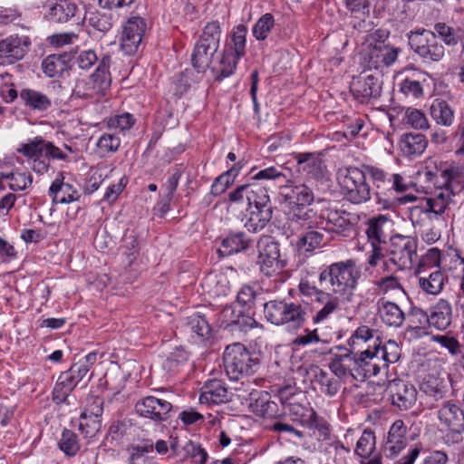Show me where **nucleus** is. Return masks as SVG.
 I'll use <instances>...</instances> for the list:
<instances>
[{"mask_svg":"<svg viewBox=\"0 0 464 464\" xmlns=\"http://www.w3.org/2000/svg\"><path fill=\"white\" fill-rule=\"evenodd\" d=\"M408 39L411 48L425 60L438 62L444 56L445 49L433 32L425 29L410 32Z\"/></svg>","mask_w":464,"mask_h":464,"instance_id":"7","label":"nucleus"},{"mask_svg":"<svg viewBox=\"0 0 464 464\" xmlns=\"http://www.w3.org/2000/svg\"><path fill=\"white\" fill-rule=\"evenodd\" d=\"M3 178L9 181V188L14 191L25 189L33 182V177L27 172H10L4 174Z\"/></svg>","mask_w":464,"mask_h":464,"instance_id":"62","label":"nucleus"},{"mask_svg":"<svg viewBox=\"0 0 464 464\" xmlns=\"http://www.w3.org/2000/svg\"><path fill=\"white\" fill-rule=\"evenodd\" d=\"M31 41L28 36L11 35L0 40V63H13L26 53Z\"/></svg>","mask_w":464,"mask_h":464,"instance_id":"15","label":"nucleus"},{"mask_svg":"<svg viewBox=\"0 0 464 464\" xmlns=\"http://www.w3.org/2000/svg\"><path fill=\"white\" fill-rule=\"evenodd\" d=\"M387 254L389 261L399 270L409 268L417 257V241L411 237L396 235L390 240Z\"/></svg>","mask_w":464,"mask_h":464,"instance_id":"8","label":"nucleus"},{"mask_svg":"<svg viewBox=\"0 0 464 464\" xmlns=\"http://www.w3.org/2000/svg\"><path fill=\"white\" fill-rule=\"evenodd\" d=\"M276 25L274 16L266 13L263 14L254 24L253 36L258 41L266 40Z\"/></svg>","mask_w":464,"mask_h":464,"instance_id":"55","label":"nucleus"},{"mask_svg":"<svg viewBox=\"0 0 464 464\" xmlns=\"http://www.w3.org/2000/svg\"><path fill=\"white\" fill-rule=\"evenodd\" d=\"M241 166H239V163H237L216 178L211 186L210 193L216 197L224 193L227 188L235 181V179L238 175Z\"/></svg>","mask_w":464,"mask_h":464,"instance_id":"47","label":"nucleus"},{"mask_svg":"<svg viewBox=\"0 0 464 464\" xmlns=\"http://www.w3.org/2000/svg\"><path fill=\"white\" fill-rule=\"evenodd\" d=\"M447 282L446 275L440 269L418 276V285L426 295H438Z\"/></svg>","mask_w":464,"mask_h":464,"instance_id":"25","label":"nucleus"},{"mask_svg":"<svg viewBox=\"0 0 464 464\" xmlns=\"http://www.w3.org/2000/svg\"><path fill=\"white\" fill-rule=\"evenodd\" d=\"M246 34L247 29L244 24L237 25L232 31V44L227 50L232 51L239 58L246 53Z\"/></svg>","mask_w":464,"mask_h":464,"instance_id":"58","label":"nucleus"},{"mask_svg":"<svg viewBox=\"0 0 464 464\" xmlns=\"http://www.w3.org/2000/svg\"><path fill=\"white\" fill-rule=\"evenodd\" d=\"M110 65V55H103L100 59L96 71L88 77L91 83L94 86V89H96V92H98L101 96L104 95L105 92L111 86V79L109 72Z\"/></svg>","mask_w":464,"mask_h":464,"instance_id":"28","label":"nucleus"},{"mask_svg":"<svg viewBox=\"0 0 464 464\" xmlns=\"http://www.w3.org/2000/svg\"><path fill=\"white\" fill-rule=\"evenodd\" d=\"M240 58L233 53L230 50H225L219 60L213 61L211 71L216 74L217 80L221 81L230 76L237 64Z\"/></svg>","mask_w":464,"mask_h":464,"instance_id":"33","label":"nucleus"},{"mask_svg":"<svg viewBox=\"0 0 464 464\" xmlns=\"http://www.w3.org/2000/svg\"><path fill=\"white\" fill-rule=\"evenodd\" d=\"M455 197L452 192L443 187L436 188L432 197L427 198V207L429 210L438 216L445 212Z\"/></svg>","mask_w":464,"mask_h":464,"instance_id":"37","label":"nucleus"},{"mask_svg":"<svg viewBox=\"0 0 464 464\" xmlns=\"http://www.w3.org/2000/svg\"><path fill=\"white\" fill-rule=\"evenodd\" d=\"M440 187L447 188L455 196L464 189V171L459 167H449L440 170Z\"/></svg>","mask_w":464,"mask_h":464,"instance_id":"32","label":"nucleus"},{"mask_svg":"<svg viewBox=\"0 0 464 464\" xmlns=\"http://www.w3.org/2000/svg\"><path fill=\"white\" fill-rule=\"evenodd\" d=\"M436 37H440L448 46H456L464 38V32L459 27H452L446 23L439 22L434 24Z\"/></svg>","mask_w":464,"mask_h":464,"instance_id":"42","label":"nucleus"},{"mask_svg":"<svg viewBox=\"0 0 464 464\" xmlns=\"http://www.w3.org/2000/svg\"><path fill=\"white\" fill-rule=\"evenodd\" d=\"M290 198L295 199V205L303 207L312 204L314 199L312 189L304 184L293 187Z\"/></svg>","mask_w":464,"mask_h":464,"instance_id":"63","label":"nucleus"},{"mask_svg":"<svg viewBox=\"0 0 464 464\" xmlns=\"http://www.w3.org/2000/svg\"><path fill=\"white\" fill-rule=\"evenodd\" d=\"M249 401L252 411L258 416L276 419L281 415L277 403L271 400L270 394L266 392H252L249 394Z\"/></svg>","mask_w":464,"mask_h":464,"instance_id":"20","label":"nucleus"},{"mask_svg":"<svg viewBox=\"0 0 464 464\" xmlns=\"http://www.w3.org/2000/svg\"><path fill=\"white\" fill-rule=\"evenodd\" d=\"M333 353L329 368L338 378L352 376L354 379L356 370V353L345 347H337Z\"/></svg>","mask_w":464,"mask_h":464,"instance_id":"17","label":"nucleus"},{"mask_svg":"<svg viewBox=\"0 0 464 464\" xmlns=\"http://www.w3.org/2000/svg\"><path fill=\"white\" fill-rule=\"evenodd\" d=\"M407 427L402 420H395L389 429L383 451L387 457L398 455L407 445Z\"/></svg>","mask_w":464,"mask_h":464,"instance_id":"19","label":"nucleus"},{"mask_svg":"<svg viewBox=\"0 0 464 464\" xmlns=\"http://www.w3.org/2000/svg\"><path fill=\"white\" fill-rule=\"evenodd\" d=\"M381 368L379 359H377L372 344H369L365 350L356 353L354 380L364 381L365 379L376 376L380 372Z\"/></svg>","mask_w":464,"mask_h":464,"instance_id":"18","label":"nucleus"},{"mask_svg":"<svg viewBox=\"0 0 464 464\" xmlns=\"http://www.w3.org/2000/svg\"><path fill=\"white\" fill-rule=\"evenodd\" d=\"M60 450L67 456H75L80 449V443L76 433L71 430H64L58 442Z\"/></svg>","mask_w":464,"mask_h":464,"instance_id":"59","label":"nucleus"},{"mask_svg":"<svg viewBox=\"0 0 464 464\" xmlns=\"http://www.w3.org/2000/svg\"><path fill=\"white\" fill-rule=\"evenodd\" d=\"M351 92L360 102H368L380 97L382 82L379 77L372 74H361L351 83Z\"/></svg>","mask_w":464,"mask_h":464,"instance_id":"13","label":"nucleus"},{"mask_svg":"<svg viewBox=\"0 0 464 464\" xmlns=\"http://www.w3.org/2000/svg\"><path fill=\"white\" fill-rule=\"evenodd\" d=\"M367 176L371 179L379 203L386 206L395 198V193H403L409 189V183L398 173H388L372 165H365Z\"/></svg>","mask_w":464,"mask_h":464,"instance_id":"3","label":"nucleus"},{"mask_svg":"<svg viewBox=\"0 0 464 464\" xmlns=\"http://www.w3.org/2000/svg\"><path fill=\"white\" fill-rule=\"evenodd\" d=\"M372 346L377 359L382 362V367H388L389 363L396 362L401 357V349L395 341L389 340L384 345H381L379 339H375Z\"/></svg>","mask_w":464,"mask_h":464,"instance_id":"34","label":"nucleus"},{"mask_svg":"<svg viewBox=\"0 0 464 464\" xmlns=\"http://www.w3.org/2000/svg\"><path fill=\"white\" fill-rule=\"evenodd\" d=\"M340 379L337 376H332L319 367H316L314 371V382L318 385L320 392L329 397L334 396L340 390Z\"/></svg>","mask_w":464,"mask_h":464,"instance_id":"39","label":"nucleus"},{"mask_svg":"<svg viewBox=\"0 0 464 464\" xmlns=\"http://www.w3.org/2000/svg\"><path fill=\"white\" fill-rule=\"evenodd\" d=\"M64 177L60 172L57 178L53 181L49 194L53 198V202L57 203H71L78 200L80 195L71 184L63 181Z\"/></svg>","mask_w":464,"mask_h":464,"instance_id":"24","label":"nucleus"},{"mask_svg":"<svg viewBox=\"0 0 464 464\" xmlns=\"http://www.w3.org/2000/svg\"><path fill=\"white\" fill-rule=\"evenodd\" d=\"M400 149L405 156L420 155L427 147V140L420 133H406L401 136Z\"/></svg>","mask_w":464,"mask_h":464,"instance_id":"36","label":"nucleus"},{"mask_svg":"<svg viewBox=\"0 0 464 464\" xmlns=\"http://www.w3.org/2000/svg\"><path fill=\"white\" fill-rule=\"evenodd\" d=\"M223 363L229 379L238 381L244 376L256 372L260 360L256 353L250 352L244 344L235 343L226 347Z\"/></svg>","mask_w":464,"mask_h":464,"instance_id":"2","label":"nucleus"},{"mask_svg":"<svg viewBox=\"0 0 464 464\" xmlns=\"http://www.w3.org/2000/svg\"><path fill=\"white\" fill-rule=\"evenodd\" d=\"M392 405L401 411L412 408L417 401L418 392L414 385L401 379L390 381L387 385Z\"/></svg>","mask_w":464,"mask_h":464,"instance_id":"11","label":"nucleus"},{"mask_svg":"<svg viewBox=\"0 0 464 464\" xmlns=\"http://www.w3.org/2000/svg\"><path fill=\"white\" fill-rule=\"evenodd\" d=\"M248 218L245 223V227L252 233H256L263 229L272 218L273 210L266 209H247Z\"/></svg>","mask_w":464,"mask_h":464,"instance_id":"45","label":"nucleus"},{"mask_svg":"<svg viewBox=\"0 0 464 464\" xmlns=\"http://www.w3.org/2000/svg\"><path fill=\"white\" fill-rule=\"evenodd\" d=\"M326 453L335 464H347L350 459L351 450L339 440L332 441L326 447Z\"/></svg>","mask_w":464,"mask_h":464,"instance_id":"60","label":"nucleus"},{"mask_svg":"<svg viewBox=\"0 0 464 464\" xmlns=\"http://www.w3.org/2000/svg\"><path fill=\"white\" fill-rule=\"evenodd\" d=\"M84 19L87 20L88 24L94 30L103 34L109 32L112 27V16L108 13L99 11L90 12Z\"/></svg>","mask_w":464,"mask_h":464,"instance_id":"52","label":"nucleus"},{"mask_svg":"<svg viewBox=\"0 0 464 464\" xmlns=\"http://www.w3.org/2000/svg\"><path fill=\"white\" fill-rule=\"evenodd\" d=\"M74 388L71 375L62 372L53 391V401L56 403L65 402Z\"/></svg>","mask_w":464,"mask_h":464,"instance_id":"50","label":"nucleus"},{"mask_svg":"<svg viewBox=\"0 0 464 464\" xmlns=\"http://www.w3.org/2000/svg\"><path fill=\"white\" fill-rule=\"evenodd\" d=\"M136 411L142 417L155 421L166 420L172 409V404L163 399L148 396L135 405Z\"/></svg>","mask_w":464,"mask_h":464,"instance_id":"14","label":"nucleus"},{"mask_svg":"<svg viewBox=\"0 0 464 464\" xmlns=\"http://www.w3.org/2000/svg\"><path fill=\"white\" fill-rule=\"evenodd\" d=\"M365 172V165L362 169L349 167L339 177L343 195L353 204H362L371 198V188L366 181L367 173Z\"/></svg>","mask_w":464,"mask_h":464,"instance_id":"5","label":"nucleus"},{"mask_svg":"<svg viewBox=\"0 0 464 464\" xmlns=\"http://www.w3.org/2000/svg\"><path fill=\"white\" fill-rule=\"evenodd\" d=\"M153 451L152 445L137 446L132 448L129 458L130 464H153L152 459L147 455Z\"/></svg>","mask_w":464,"mask_h":464,"instance_id":"64","label":"nucleus"},{"mask_svg":"<svg viewBox=\"0 0 464 464\" xmlns=\"http://www.w3.org/2000/svg\"><path fill=\"white\" fill-rule=\"evenodd\" d=\"M392 225V220L384 215L372 218L366 229V234L371 244L380 245L381 243H384L388 237L387 232Z\"/></svg>","mask_w":464,"mask_h":464,"instance_id":"29","label":"nucleus"},{"mask_svg":"<svg viewBox=\"0 0 464 464\" xmlns=\"http://www.w3.org/2000/svg\"><path fill=\"white\" fill-rule=\"evenodd\" d=\"M289 413L295 418V420L299 421L303 426L309 429H318L320 430H327L326 423L320 420L315 411L310 407L302 404L298 398H295L293 401L285 404Z\"/></svg>","mask_w":464,"mask_h":464,"instance_id":"16","label":"nucleus"},{"mask_svg":"<svg viewBox=\"0 0 464 464\" xmlns=\"http://www.w3.org/2000/svg\"><path fill=\"white\" fill-rule=\"evenodd\" d=\"M79 9L75 3L69 0H57L52 4L45 13V18L56 24L67 23L72 19Z\"/></svg>","mask_w":464,"mask_h":464,"instance_id":"23","label":"nucleus"},{"mask_svg":"<svg viewBox=\"0 0 464 464\" xmlns=\"http://www.w3.org/2000/svg\"><path fill=\"white\" fill-rule=\"evenodd\" d=\"M247 207V209L262 210L267 208V210H272L270 198L266 186L257 183L250 184Z\"/></svg>","mask_w":464,"mask_h":464,"instance_id":"40","label":"nucleus"},{"mask_svg":"<svg viewBox=\"0 0 464 464\" xmlns=\"http://www.w3.org/2000/svg\"><path fill=\"white\" fill-rule=\"evenodd\" d=\"M360 276L361 272L355 261L348 259L325 267L319 275V282L332 295H340L343 300L349 301L353 295Z\"/></svg>","mask_w":464,"mask_h":464,"instance_id":"1","label":"nucleus"},{"mask_svg":"<svg viewBox=\"0 0 464 464\" xmlns=\"http://www.w3.org/2000/svg\"><path fill=\"white\" fill-rule=\"evenodd\" d=\"M307 229L308 230L297 240L296 246L299 250L313 251L322 245L324 235L321 232L314 230L313 225L312 228Z\"/></svg>","mask_w":464,"mask_h":464,"instance_id":"54","label":"nucleus"},{"mask_svg":"<svg viewBox=\"0 0 464 464\" xmlns=\"http://www.w3.org/2000/svg\"><path fill=\"white\" fill-rule=\"evenodd\" d=\"M45 140L37 136L28 140L25 143H21L17 152L23 154L28 159H38L44 154Z\"/></svg>","mask_w":464,"mask_h":464,"instance_id":"53","label":"nucleus"},{"mask_svg":"<svg viewBox=\"0 0 464 464\" xmlns=\"http://www.w3.org/2000/svg\"><path fill=\"white\" fill-rule=\"evenodd\" d=\"M146 30L145 21L139 16L129 18L123 26L121 48L128 55L135 53Z\"/></svg>","mask_w":464,"mask_h":464,"instance_id":"12","label":"nucleus"},{"mask_svg":"<svg viewBox=\"0 0 464 464\" xmlns=\"http://www.w3.org/2000/svg\"><path fill=\"white\" fill-rule=\"evenodd\" d=\"M431 214L432 213L429 210L428 207L424 208L421 206H414L410 208L409 218L414 227L422 229L424 227L430 224Z\"/></svg>","mask_w":464,"mask_h":464,"instance_id":"61","label":"nucleus"},{"mask_svg":"<svg viewBox=\"0 0 464 464\" xmlns=\"http://www.w3.org/2000/svg\"><path fill=\"white\" fill-rule=\"evenodd\" d=\"M320 304H324L323 307L312 317V322L314 324L324 322L332 314L339 309L338 296H334L330 292H328V297L325 298L324 302Z\"/></svg>","mask_w":464,"mask_h":464,"instance_id":"57","label":"nucleus"},{"mask_svg":"<svg viewBox=\"0 0 464 464\" xmlns=\"http://www.w3.org/2000/svg\"><path fill=\"white\" fill-rule=\"evenodd\" d=\"M220 37V24L218 21H213L206 24L197 43L206 45L210 50H218Z\"/></svg>","mask_w":464,"mask_h":464,"instance_id":"44","label":"nucleus"},{"mask_svg":"<svg viewBox=\"0 0 464 464\" xmlns=\"http://www.w3.org/2000/svg\"><path fill=\"white\" fill-rule=\"evenodd\" d=\"M101 417H90L87 412H82L80 417L79 430L84 438H93L102 429Z\"/></svg>","mask_w":464,"mask_h":464,"instance_id":"56","label":"nucleus"},{"mask_svg":"<svg viewBox=\"0 0 464 464\" xmlns=\"http://www.w3.org/2000/svg\"><path fill=\"white\" fill-rule=\"evenodd\" d=\"M420 389L425 394L433 397L435 400L443 398L446 392V385L442 379L428 374L420 384Z\"/></svg>","mask_w":464,"mask_h":464,"instance_id":"46","label":"nucleus"},{"mask_svg":"<svg viewBox=\"0 0 464 464\" xmlns=\"http://www.w3.org/2000/svg\"><path fill=\"white\" fill-rule=\"evenodd\" d=\"M19 98L24 106L34 111H46L53 106V101L47 94L32 88L22 89Z\"/></svg>","mask_w":464,"mask_h":464,"instance_id":"21","label":"nucleus"},{"mask_svg":"<svg viewBox=\"0 0 464 464\" xmlns=\"http://www.w3.org/2000/svg\"><path fill=\"white\" fill-rule=\"evenodd\" d=\"M259 271L267 277L279 276L287 263L281 258L279 244L270 236H262L256 244Z\"/></svg>","mask_w":464,"mask_h":464,"instance_id":"6","label":"nucleus"},{"mask_svg":"<svg viewBox=\"0 0 464 464\" xmlns=\"http://www.w3.org/2000/svg\"><path fill=\"white\" fill-rule=\"evenodd\" d=\"M266 318L276 325L288 324L298 329L306 320V312L302 304L294 302L269 301L264 305Z\"/></svg>","mask_w":464,"mask_h":464,"instance_id":"4","label":"nucleus"},{"mask_svg":"<svg viewBox=\"0 0 464 464\" xmlns=\"http://www.w3.org/2000/svg\"><path fill=\"white\" fill-rule=\"evenodd\" d=\"M218 50H210L204 44L196 43L191 53V64L198 72H204L208 68H211L214 54Z\"/></svg>","mask_w":464,"mask_h":464,"instance_id":"38","label":"nucleus"},{"mask_svg":"<svg viewBox=\"0 0 464 464\" xmlns=\"http://www.w3.org/2000/svg\"><path fill=\"white\" fill-rule=\"evenodd\" d=\"M375 445L376 438L374 432L372 430L366 429L358 440L354 452L363 459H369L375 450Z\"/></svg>","mask_w":464,"mask_h":464,"instance_id":"49","label":"nucleus"},{"mask_svg":"<svg viewBox=\"0 0 464 464\" xmlns=\"http://www.w3.org/2000/svg\"><path fill=\"white\" fill-rule=\"evenodd\" d=\"M44 73L48 77H56L61 75L66 69V56L53 54L47 56L42 63Z\"/></svg>","mask_w":464,"mask_h":464,"instance_id":"48","label":"nucleus"},{"mask_svg":"<svg viewBox=\"0 0 464 464\" xmlns=\"http://www.w3.org/2000/svg\"><path fill=\"white\" fill-rule=\"evenodd\" d=\"M311 211L303 206L295 205L287 213L289 227L292 230H298L302 227L312 228L310 222Z\"/></svg>","mask_w":464,"mask_h":464,"instance_id":"43","label":"nucleus"},{"mask_svg":"<svg viewBox=\"0 0 464 464\" xmlns=\"http://www.w3.org/2000/svg\"><path fill=\"white\" fill-rule=\"evenodd\" d=\"M430 116L439 125L450 127L455 120L454 111L443 100H435L430 109Z\"/></svg>","mask_w":464,"mask_h":464,"instance_id":"41","label":"nucleus"},{"mask_svg":"<svg viewBox=\"0 0 464 464\" xmlns=\"http://www.w3.org/2000/svg\"><path fill=\"white\" fill-rule=\"evenodd\" d=\"M438 417L440 422L445 424L450 431L446 434L447 442L451 440L458 443L461 440V433L464 431V412L452 402H446L438 411Z\"/></svg>","mask_w":464,"mask_h":464,"instance_id":"9","label":"nucleus"},{"mask_svg":"<svg viewBox=\"0 0 464 464\" xmlns=\"http://www.w3.org/2000/svg\"><path fill=\"white\" fill-rule=\"evenodd\" d=\"M229 401V392L220 380H210L201 389L200 403L220 404Z\"/></svg>","mask_w":464,"mask_h":464,"instance_id":"22","label":"nucleus"},{"mask_svg":"<svg viewBox=\"0 0 464 464\" xmlns=\"http://www.w3.org/2000/svg\"><path fill=\"white\" fill-rule=\"evenodd\" d=\"M379 304V314L385 325L397 328L403 324L405 314L397 304L384 300H381Z\"/></svg>","mask_w":464,"mask_h":464,"instance_id":"30","label":"nucleus"},{"mask_svg":"<svg viewBox=\"0 0 464 464\" xmlns=\"http://www.w3.org/2000/svg\"><path fill=\"white\" fill-rule=\"evenodd\" d=\"M315 227L328 233L347 236V233L353 230V224L345 211L327 209L319 216Z\"/></svg>","mask_w":464,"mask_h":464,"instance_id":"10","label":"nucleus"},{"mask_svg":"<svg viewBox=\"0 0 464 464\" xmlns=\"http://www.w3.org/2000/svg\"><path fill=\"white\" fill-rule=\"evenodd\" d=\"M430 325L438 330L447 329L452 319V308L446 299H440L430 309Z\"/></svg>","mask_w":464,"mask_h":464,"instance_id":"27","label":"nucleus"},{"mask_svg":"<svg viewBox=\"0 0 464 464\" xmlns=\"http://www.w3.org/2000/svg\"><path fill=\"white\" fill-rule=\"evenodd\" d=\"M294 158L297 162L299 171L305 172L313 177L323 175V160L315 153H296Z\"/></svg>","mask_w":464,"mask_h":464,"instance_id":"35","label":"nucleus"},{"mask_svg":"<svg viewBox=\"0 0 464 464\" xmlns=\"http://www.w3.org/2000/svg\"><path fill=\"white\" fill-rule=\"evenodd\" d=\"M423 74L417 70L407 71V74L399 83L400 92L407 97L419 99L423 96Z\"/></svg>","mask_w":464,"mask_h":464,"instance_id":"31","label":"nucleus"},{"mask_svg":"<svg viewBox=\"0 0 464 464\" xmlns=\"http://www.w3.org/2000/svg\"><path fill=\"white\" fill-rule=\"evenodd\" d=\"M251 240L244 232L229 233L221 241L220 248L218 249L219 256H228L247 249Z\"/></svg>","mask_w":464,"mask_h":464,"instance_id":"26","label":"nucleus"},{"mask_svg":"<svg viewBox=\"0 0 464 464\" xmlns=\"http://www.w3.org/2000/svg\"><path fill=\"white\" fill-rule=\"evenodd\" d=\"M186 326L188 331L201 339H207L211 334V328L203 315L193 314L187 317Z\"/></svg>","mask_w":464,"mask_h":464,"instance_id":"51","label":"nucleus"}]
</instances>
